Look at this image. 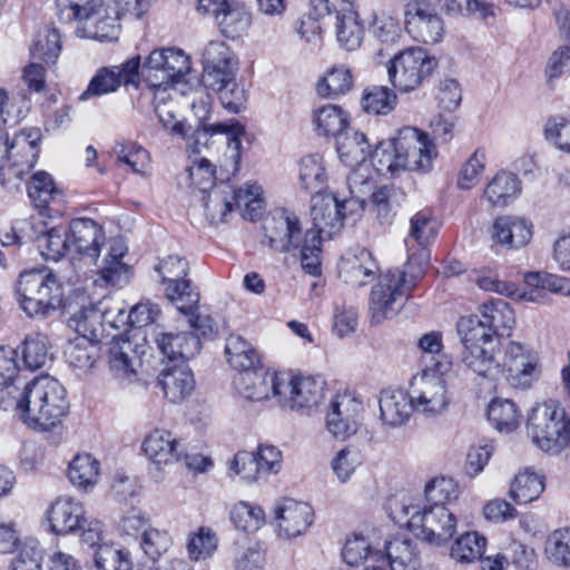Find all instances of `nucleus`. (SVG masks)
I'll return each mask as SVG.
<instances>
[{"label":"nucleus","mask_w":570,"mask_h":570,"mask_svg":"<svg viewBox=\"0 0 570 570\" xmlns=\"http://www.w3.org/2000/svg\"><path fill=\"white\" fill-rule=\"evenodd\" d=\"M325 382L321 379L281 375L276 389L278 402L291 410L298 411L317 406L324 397Z\"/></svg>","instance_id":"obj_15"},{"label":"nucleus","mask_w":570,"mask_h":570,"mask_svg":"<svg viewBox=\"0 0 570 570\" xmlns=\"http://www.w3.org/2000/svg\"><path fill=\"white\" fill-rule=\"evenodd\" d=\"M142 450L158 470L161 465L179 461L184 452L180 442L173 433L161 429L151 431L145 438Z\"/></svg>","instance_id":"obj_25"},{"label":"nucleus","mask_w":570,"mask_h":570,"mask_svg":"<svg viewBox=\"0 0 570 570\" xmlns=\"http://www.w3.org/2000/svg\"><path fill=\"white\" fill-rule=\"evenodd\" d=\"M190 71L189 57L177 48L153 50L141 66V78L151 89L166 90Z\"/></svg>","instance_id":"obj_7"},{"label":"nucleus","mask_w":570,"mask_h":570,"mask_svg":"<svg viewBox=\"0 0 570 570\" xmlns=\"http://www.w3.org/2000/svg\"><path fill=\"white\" fill-rule=\"evenodd\" d=\"M450 364L436 362L435 368L424 370L422 375L414 377L411 396L414 410L426 416H436L445 411L450 400L442 374Z\"/></svg>","instance_id":"obj_11"},{"label":"nucleus","mask_w":570,"mask_h":570,"mask_svg":"<svg viewBox=\"0 0 570 570\" xmlns=\"http://www.w3.org/2000/svg\"><path fill=\"white\" fill-rule=\"evenodd\" d=\"M155 272L161 278L166 296L176 305L180 313H189L199 303V293L188 279L189 264L185 257L168 255L155 265Z\"/></svg>","instance_id":"obj_10"},{"label":"nucleus","mask_w":570,"mask_h":570,"mask_svg":"<svg viewBox=\"0 0 570 570\" xmlns=\"http://www.w3.org/2000/svg\"><path fill=\"white\" fill-rule=\"evenodd\" d=\"M94 562L97 570H132L129 551L112 543H104L95 549Z\"/></svg>","instance_id":"obj_55"},{"label":"nucleus","mask_w":570,"mask_h":570,"mask_svg":"<svg viewBox=\"0 0 570 570\" xmlns=\"http://www.w3.org/2000/svg\"><path fill=\"white\" fill-rule=\"evenodd\" d=\"M154 343L170 361L193 358L202 348L199 337L188 332H158L154 335Z\"/></svg>","instance_id":"obj_28"},{"label":"nucleus","mask_w":570,"mask_h":570,"mask_svg":"<svg viewBox=\"0 0 570 570\" xmlns=\"http://www.w3.org/2000/svg\"><path fill=\"white\" fill-rule=\"evenodd\" d=\"M42 384L43 376H37L0 387V409L14 412L26 425L39 430Z\"/></svg>","instance_id":"obj_8"},{"label":"nucleus","mask_w":570,"mask_h":570,"mask_svg":"<svg viewBox=\"0 0 570 570\" xmlns=\"http://www.w3.org/2000/svg\"><path fill=\"white\" fill-rule=\"evenodd\" d=\"M29 228L28 239L35 242L46 261H59L67 252H71L69 234L62 226L48 227L41 217H33L24 223Z\"/></svg>","instance_id":"obj_19"},{"label":"nucleus","mask_w":570,"mask_h":570,"mask_svg":"<svg viewBox=\"0 0 570 570\" xmlns=\"http://www.w3.org/2000/svg\"><path fill=\"white\" fill-rule=\"evenodd\" d=\"M456 331L463 347L495 344L493 335L480 315L462 316Z\"/></svg>","instance_id":"obj_45"},{"label":"nucleus","mask_w":570,"mask_h":570,"mask_svg":"<svg viewBox=\"0 0 570 570\" xmlns=\"http://www.w3.org/2000/svg\"><path fill=\"white\" fill-rule=\"evenodd\" d=\"M215 21L223 36L229 39H236L248 29L250 14L243 4L230 1L215 18Z\"/></svg>","instance_id":"obj_43"},{"label":"nucleus","mask_w":570,"mask_h":570,"mask_svg":"<svg viewBox=\"0 0 570 570\" xmlns=\"http://www.w3.org/2000/svg\"><path fill=\"white\" fill-rule=\"evenodd\" d=\"M342 556L344 561L352 567H357L365 561L381 562L383 559V552L379 544H374L360 534H354L346 540Z\"/></svg>","instance_id":"obj_44"},{"label":"nucleus","mask_w":570,"mask_h":570,"mask_svg":"<svg viewBox=\"0 0 570 570\" xmlns=\"http://www.w3.org/2000/svg\"><path fill=\"white\" fill-rule=\"evenodd\" d=\"M203 82L217 85L218 81L236 77L238 59L230 47L222 40H212L203 49Z\"/></svg>","instance_id":"obj_18"},{"label":"nucleus","mask_w":570,"mask_h":570,"mask_svg":"<svg viewBox=\"0 0 570 570\" xmlns=\"http://www.w3.org/2000/svg\"><path fill=\"white\" fill-rule=\"evenodd\" d=\"M21 353L23 363L29 370L36 371L45 366L49 360L47 335L33 333L26 336Z\"/></svg>","instance_id":"obj_62"},{"label":"nucleus","mask_w":570,"mask_h":570,"mask_svg":"<svg viewBox=\"0 0 570 570\" xmlns=\"http://www.w3.org/2000/svg\"><path fill=\"white\" fill-rule=\"evenodd\" d=\"M488 417L498 431L505 433L514 431L521 422L517 404L509 399H494L488 407Z\"/></svg>","instance_id":"obj_48"},{"label":"nucleus","mask_w":570,"mask_h":570,"mask_svg":"<svg viewBox=\"0 0 570 570\" xmlns=\"http://www.w3.org/2000/svg\"><path fill=\"white\" fill-rule=\"evenodd\" d=\"M225 354L229 365L239 372L256 370L261 364L257 350L240 335L230 334L226 338Z\"/></svg>","instance_id":"obj_39"},{"label":"nucleus","mask_w":570,"mask_h":570,"mask_svg":"<svg viewBox=\"0 0 570 570\" xmlns=\"http://www.w3.org/2000/svg\"><path fill=\"white\" fill-rule=\"evenodd\" d=\"M47 515L51 532L61 535L79 531V528H82V522H86L81 502L70 497L57 498L50 505Z\"/></svg>","instance_id":"obj_23"},{"label":"nucleus","mask_w":570,"mask_h":570,"mask_svg":"<svg viewBox=\"0 0 570 570\" xmlns=\"http://www.w3.org/2000/svg\"><path fill=\"white\" fill-rule=\"evenodd\" d=\"M546 558L554 566L570 567V528L552 531L544 542Z\"/></svg>","instance_id":"obj_57"},{"label":"nucleus","mask_w":570,"mask_h":570,"mask_svg":"<svg viewBox=\"0 0 570 570\" xmlns=\"http://www.w3.org/2000/svg\"><path fill=\"white\" fill-rule=\"evenodd\" d=\"M244 127L237 121L232 122H216L204 126L197 129L194 134L195 140L199 141L202 137L207 139V136L216 134H225L227 136V153L229 158L234 161V171H237L240 163L242 140L244 135Z\"/></svg>","instance_id":"obj_41"},{"label":"nucleus","mask_w":570,"mask_h":570,"mask_svg":"<svg viewBox=\"0 0 570 570\" xmlns=\"http://www.w3.org/2000/svg\"><path fill=\"white\" fill-rule=\"evenodd\" d=\"M136 347L137 344L122 336L111 341L108 348V364L117 379L127 382L136 380L137 368L141 365Z\"/></svg>","instance_id":"obj_24"},{"label":"nucleus","mask_w":570,"mask_h":570,"mask_svg":"<svg viewBox=\"0 0 570 570\" xmlns=\"http://www.w3.org/2000/svg\"><path fill=\"white\" fill-rule=\"evenodd\" d=\"M399 166L403 170L428 171L436 155L435 146L428 134L414 127H403L395 136Z\"/></svg>","instance_id":"obj_13"},{"label":"nucleus","mask_w":570,"mask_h":570,"mask_svg":"<svg viewBox=\"0 0 570 570\" xmlns=\"http://www.w3.org/2000/svg\"><path fill=\"white\" fill-rule=\"evenodd\" d=\"M126 253L122 244L118 243L110 247L107 256L104 258V265L98 271L96 283L106 286L122 287L130 279V268L121 259Z\"/></svg>","instance_id":"obj_38"},{"label":"nucleus","mask_w":570,"mask_h":570,"mask_svg":"<svg viewBox=\"0 0 570 570\" xmlns=\"http://www.w3.org/2000/svg\"><path fill=\"white\" fill-rule=\"evenodd\" d=\"M218 82L217 85H207L206 87L218 92L219 100L225 109L238 114L245 108L247 101L245 88L235 81V77Z\"/></svg>","instance_id":"obj_63"},{"label":"nucleus","mask_w":570,"mask_h":570,"mask_svg":"<svg viewBox=\"0 0 570 570\" xmlns=\"http://www.w3.org/2000/svg\"><path fill=\"white\" fill-rule=\"evenodd\" d=\"M521 180L510 171H499L484 188V197L492 206L504 207L521 194Z\"/></svg>","instance_id":"obj_37"},{"label":"nucleus","mask_w":570,"mask_h":570,"mask_svg":"<svg viewBox=\"0 0 570 570\" xmlns=\"http://www.w3.org/2000/svg\"><path fill=\"white\" fill-rule=\"evenodd\" d=\"M525 287L521 288V301L539 303L546 292L570 296V279L549 273H530L525 276Z\"/></svg>","instance_id":"obj_33"},{"label":"nucleus","mask_w":570,"mask_h":570,"mask_svg":"<svg viewBox=\"0 0 570 570\" xmlns=\"http://www.w3.org/2000/svg\"><path fill=\"white\" fill-rule=\"evenodd\" d=\"M69 242L71 252L96 262L106 243V235L102 226L96 220L80 217L70 222Z\"/></svg>","instance_id":"obj_20"},{"label":"nucleus","mask_w":570,"mask_h":570,"mask_svg":"<svg viewBox=\"0 0 570 570\" xmlns=\"http://www.w3.org/2000/svg\"><path fill=\"white\" fill-rule=\"evenodd\" d=\"M118 163L131 168L135 174L146 175L149 167V153L132 141L116 142L112 149Z\"/></svg>","instance_id":"obj_60"},{"label":"nucleus","mask_w":570,"mask_h":570,"mask_svg":"<svg viewBox=\"0 0 570 570\" xmlns=\"http://www.w3.org/2000/svg\"><path fill=\"white\" fill-rule=\"evenodd\" d=\"M314 517L312 505L292 498L282 499L274 507L277 534L283 539L303 535L313 524Z\"/></svg>","instance_id":"obj_17"},{"label":"nucleus","mask_w":570,"mask_h":570,"mask_svg":"<svg viewBox=\"0 0 570 570\" xmlns=\"http://www.w3.org/2000/svg\"><path fill=\"white\" fill-rule=\"evenodd\" d=\"M61 36L57 28L46 26L38 31L30 53L33 59L45 61L46 63H55L61 51Z\"/></svg>","instance_id":"obj_49"},{"label":"nucleus","mask_w":570,"mask_h":570,"mask_svg":"<svg viewBox=\"0 0 570 570\" xmlns=\"http://www.w3.org/2000/svg\"><path fill=\"white\" fill-rule=\"evenodd\" d=\"M480 316L491 334L497 337L510 336L515 324L512 308L503 299H492L483 303Z\"/></svg>","instance_id":"obj_36"},{"label":"nucleus","mask_w":570,"mask_h":570,"mask_svg":"<svg viewBox=\"0 0 570 570\" xmlns=\"http://www.w3.org/2000/svg\"><path fill=\"white\" fill-rule=\"evenodd\" d=\"M335 20L336 39L340 46L347 51L360 48L363 41L364 28L356 11L337 16Z\"/></svg>","instance_id":"obj_53"},{"label":"nucleus","mask_w":570,"mask_h":570,"mask_svg":"<svg viewBox=\"0 0 570 570\" xmlns=\"http://www.w3.org/2000/svg\"><path fill=\"white\" fill-rule=\"evenodd\" d=\"M99 345L86 337H76L69 341L65 357L67 363L78 370H89L99 356Z\"/></svg>","instance_id":"obj_52"},{"label":"nucleus","mask_w":570,"mask_h":570,"mask_svg":"<svg viewBox=\"0 0 570 570\" xmlns=\"http://www.w3.org/2000/svg\"><path fill=\"white\" fill-rule=\"evenodd\" d=\"M391 518L406 524L413 534L430 544L442 546L455 533L456 518L444 505H414L400 502L391 505Z\"/></svg>","instance_id":"obj_3"},{"label":"nucleus","mask_w":570,"mask_h":570,"mask_svg":"<svg viewBox=\"0 0 570 570\" xmlns=\"http://www.w3.org/2000/svg\"><path fill=\"white\" fill-rule=\"evenodd\" d=\"M120 17L110 8L101 4L99 10L90 18L79 19L81 27L77 29L80 37L98 40L114 41L118 39L120 31Z\"/></svg>","instance_id":"obj_29"},{"label":"nucleus","mask_w":570,"mask_h":570,"mask_svg":"<svg viewBox=\"0 0 570 570\" xmlns=\"http://www.w3.org/2000/svg\"><path fill=\"white\" fill-rule=\"evenodd\" d=\"M436 233V219L428 210H421L411 217L409 237L405 243L428 247Z\"/></svg>","instance_id":"obj_59"},{"label":"nucleus","mask_w":570,"mask_h":570,"mask_svg":"<svg viewBox=\"0 0 570 570\" xmlns=\"http://www.w3.org/2000/svg\"><path fill=\"white\" fill-rule=\"evenodd\" d=\"M100 463L91 454H77L69 463L68 478L80 490L92 489L99 479Z\"/></svg>","instance_id":"obj_42"},{"label":"nucleus","mask_w":570,"mask_h":570,"mask_svg":"<svg viewBox=\"0 0 570 570\" xmlns=\"http://www.w3.org/2000/svg\"><path fill=\"white\" fill-rule=\"evenodd\" d=\"M16 293L21 308L31 317L47 316L62 305V283L51 272L32 269L19 275Z\"/></svg>","instance_id":"obj_5"},{"label":"nucleus","mask_w":570,"mask_h":570,"mask_svg":"<svg viewBox=\"0 0 570 570\" xmlns=\"http://www.w3.org/2000/svg\"><path fill=\"white\" fill-rule=\"evenodd\" d=\"M120 86L119 71L111 67H101L90 79L87 89L79 96V100L115 92Z\"/></svg>","instance_id":"obj_61"},{"label":"nucleus","mask_w":570,"mask_h":570,"mask_svg":"<svg viewBox=\"0 0 570 570\" xmlns=\"http://www.w3.org/2000/svg\"><path fill=\"white\" fill-rule=\"evenodd\" d=\"M404 28L419 42L436 43L444 32V24L430 0H410L404 6Z\"/></svg>","instance_id":"obj_14"},{"label":"nucleus","mask_w":570,"mask_h":570,"mask_svg":"<svg viewBox=\"0 0 570 570\" xmlns=\"http://www.w3.org/2000/svg\"><path fill=\"white\" fill-rule=\"evenodd\" d=\"M353 75L344 65L333 66L317 82V92L324 98H335L353 88Z\"/></svg>","instance_id":"obj_46"},{"label":"nucleus","mask_w":570,"mask_h":570,"mask_svg":"<svg viewBox=\"0 0 570 570\" xmlns=\"http://www.w3.org/2000/svg\"><path fill=\"white\" fill-rule=\"evenodd\" d=\"M532 223L523 217L500 216L492 225V238L508 248L525 246L532 237Z\"/></svg>","instance_id":"obj_31"},{"label":"nucleus","mask_w":570,"mask_h":570,"mask_svg":"<svg viewBox=\"0 0 570 570\" xmlns=\"http://www.w3.org/2000/svg\"><path fill=\"white\" fill-rule=\"evenodd\" d=\"M500 374L510 386L528 389L540 376L539 357L532 348L519 342L509 341L503 346Z\"/></svg>","instance_id":"obj_12"},{"label":"nucleus","mask_w":570,"mask_h":570,"mask_svg":"<svg viewBox=\"0 0 570 570\" xmlns=\"http://www.w3.org/2000/svg\"><path fill=\"white\" fill-rule=\"evenodd\" d=\"M336 151L341 161L353 167L363 164L370 157L371 145L363 132L347 127L336 138Z\"/></svg>","instance_id":"obj_35"},{"label":"nucleus","mask_w":570,"mask_h":570,"mask_svg":"<svg viewBox=\"0 0 570 570\" xmlns=\"http://www.w3.org/2000/svg\"><path fill=\"white\" fill-rule=\"evenodd\" d=\"M311 203L313 228L303 234L298 217L282 209L267 219L262 243L278 253L299 250L302 268L312 276H320L322 235L332 238L338 234L345 219L355 220L360 216L363 205L356 197L341 199L323 193L313 195Z\"/></svg>","instance_id":"obj_1"},{"label":"nucleus","mask_w":570,"mask_h":570,"mask_svg":"<svg viewBox=\"0 0 570 570\" xmlns=\"http://www.w3.org/2000/svg\"><path fill=\"white\" fill-rule=\"evenodd\" d=\"M395 92L384 86H372L364 90L362 107L367 114L387 115L396 106Z\"/></svg>","instance_id":"obj_58"},{"label":"nucleus","mask_w":570,"mask_h":570,"mask_svg":"<svg viewBox=\"0 0 570 570\" xmlns=\"http://www.w3.org/2000/svg\"><path fill=\"white\" fill-rule=\"evenodd\" d=\"M281 375L275 372L258 373L255 370L240 372L235 381V386L240 396L249 401H263L272 394L277 397Z\"/></svg>","instance_id":"obj_30"},{"label":"nucleus","mask_w":570,"mask_h":570,"mask_svg":"<svg viewBox=\"0 0 570 570\" xmlns=\"http://www.w3.org/2000/svg\"><path fill=\"white\" fill-rule=\"evenodd\" d=\"M383 564H389L391 570H417L420 567V552L416 543L404 535H396L385 540L381 548Z\"/></svg>","instance_id":"obj_32"},{"label":"nucleus","mask_w":570,"mask_h":570,"mask_svg":"<svg viewBox=\"0 0 570 570\" xmlns=\"http://www.w3.org/2000/svg\"><path fill=\"white\" fill-rule=\"evenodd\" d=\"M230 521L244 532H255L265 524V512L261 505L246 501L237 502L230 510Z\"/></svg>","instance_id":"obj_56"},{"label":"nucleus","mask_w":570,"mask_h":570,"mask_svg":"<svg viewBox=\"0 0 570 570\" xmlns=\"http://www.w3.org/2000/svg\"><path fill=\"white\" fill-rule=\"evenodd\" d=\"M377 269L372 254L362 247L348 249L338 263L340 277L354 286H363L372 282Z\"/></svg>","instance_id":"obj_22"},{"label":"nucleus","mask_w":570,"mask_h":570,"mask_svg":"<svg viewBox=\"0 0 570 570\" xmlns=\"http://www.w3.org/2000/svg\"><path fill=\"white\" fill-rule=\"evenodd\" d=\"M158 383L173 403L184 401L195 389L194 374L186 365L165 368L158 377Z\"/></svg>","instance_id":"obj_34"},{"label":"nucleus","mask_w":570,"mask_h":570,"mask_svg":"<svg viewBox=\"0 0 570 570\" xmlns=\"http://www.w3.org/2000/svg\"><path fill=\"white\" fill-rule=\"evenodd\" d=\"M527 429L532 442L544 452L558 453L570 440V420L556 400H548L533 407Z\"/></svg>","instance_id":"obj_6"},{"label":"nucleus","mask_w":570,"mask_h":570,"mask_svg":"<svg viewBox=\"0 0 570 570\" xmlns=\"http://www.w3.org/2000/svg\"><path fill=\"white\" fill-rule=\"evenodd\" d=\"M436 60L422 48H409L394 56L387 68L389 79L401 92L413 91L436 68Z\"/></svg>","instance_id":"obj_9"},{"label":"nucleus","mask_w":570,"mask_h":570,"mask_svg":"<svg viewBox=\"0 0 570 570\" xmlns=\"http://www.w3.org/2000/svg\"><path fill=\"white\" fill-rule=\"evenodd\" d=\"M544 139L560 151L570 154V117L556 115L543 126Z\"/></svg>","instance_id":"obj_64"},{"label":"nucleus","mask_w":570,"mask_h":570,"mask_svg":"<svg viewBox=\"0 0 570 570\" xmlns=\"http://www.w3.org/2000/svg\"><path fill=\"white\" fill-rule=\"evenodd\" d=\"M313 122L320 135L337 138L348 127V116L338 106L325 105L314 110Z\"/></svg>","instance_id":"obj_47"},{"label":"nucleus","mask_w":570,"mask_h":570,"mask_svg":"<svg viewBox=\"0 0 570 570\" xmlns=\"http://www.w3.org/2000/svg\"><path fill=\"white\" fill-rule=\"evenodd\" d=\"M39 431L58 426L69 411L66 389L53 377L43 376Z\"/></svg>","instance_id":"obj_21"},{"label":"nucleus","mask_w":570,"mask_h":570,"mask_svg":"<svg viewBox=\"0 0 570 570\" xmlns=\"http://www.w3.org/2000/svg\"><path fill=\"white\" fill-rule=\"evenodd\" d=\"M544 490L542 476L525 470L519 473L511 483L509 495L518 504L537 500Z\"/></svg>","instance_id":"obj_51"},{"label":"nucleus","mask_w":570,"mask_h":570,"mask_svg":"<svg viewBox=\"0 0 570 570\" xmlns=\"http://www.w3.org/2000/svg\"><path fill=\"white\" fill-rule=\"evenodd\" d=\"M487 546V539L475 531H469L455 539L450 557L460 563H471L479 560Z\"/></svg>","instance_id":"obj_50"},{"label":"nucleus","mask_w":570,"mask_h":570,"mask_svg":"<svg viewBox=\"0 0 570 570\" xmlns=\"http://www.w3.org/2000/svg\"><path fill=\"white\" fill-rule=\"evenodd\" d=\"M105 322H108L111 326L114 325L112 321L108 320L107 313L100 307L89 305L82 307L70 318V326L78 333V337H86L91 342L99 343Z\"/></svg>","instance_id":"obj_40"},{"label":"nucleus","mask_w":570,"mask_h":570,"mask_svg":"<svg viewBox=\"0 0 570 570\" xmlns=\"http://www.w3.org/2000/svg\"><path fill=\"white\" fill-rule=\"evenodd\" d=\"M363 403L351 393L337 394L330 404L326 414L327 431L337 440L354 435L363 417Z\"/></svg>","instance_id":"obj_16"},{"label":"nucleus","mask_w":570,"mask_h":570,"mask_svg":"<svg viewBox=\"0 0 570 570\" xmlns=\"http://www.w3.org/2000/svg\"><path fill=\"white\" fill-rule=\"evenodd\" d=\"M380 417L385 425H404L414 410L411 392L401 389L382 390L379 397Z\"/></svg>","instance_id":"obj_27"},{"label":"nucleus","mask_w":570,"mask_h":570,"mask_svg":"<svg viewBox=\"0 0 570 570\" xmlns=\"http://www.w3.org/2000/svg\"><path fill=\"white\" fill-rule=\"evenodd\" d=\"M299 184L308 193H322L326 181L325 167L317 154L305 156L299 161Z\"/></svg>","instance_id":"obj_54"},{"label":"nucleus","mask_w":570,"mask_h":570,"mask_svg":"<svg viewBox=\"0 0 570 570\" xmlns=\"http://www.w3.org/2000/svg\"><path fill=\"white\" fill-rule=\"evenodd\" d=\"M407 261L404 269H389L372 288L370 298L371 322L374 325L394 317L403 307L407 293L414 287L429 264L430 250L425 246L406 244Z\"/></svg>","instance_id":"obj_2"},{"label":"nucleus","mask_w":570,"mask_h":570,"mask_svg":"<svg viewBox=\"0 0 570 570\" xmlns=\"http://www.w3.org/2000/svg\"><path fill=\"white\" fill-rule=\"evenodd\" d=\"M41 132L38 128H24L9 140L0 129V179L3 186H17L36 166Z\"/></svg>","instance_id":"obj_4"},{"label":"nucleus","mask_w":570,"mask_h":570,"mask_svg":"<svg viewBox=\"0 0 570 570\" xmlns=\"http://www.w3.org/2000/svg\"><path fill=\"white\" fill-rule=\"evenodd\" d=\"M497 344L463 347L462 363L471 371L479 384L488 382L491 386L500 375V363L494 355Z\"/></svg>","instance_id":"obj_26"}]
</instances>
